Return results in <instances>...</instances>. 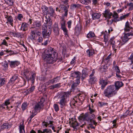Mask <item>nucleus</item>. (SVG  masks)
Masks as SVG:
<instances>
[{
  "label": "nucleus",
  "instance_id": "obj_35",
  "mask_svg": "<svg viewBox=\"0 0 133 133\" xmlns=\"http://www.w3.org/2000/svg\"><path fill=\"white\" fill-rule=\"evenodd\" d=\"M28 104L26 102H24L22 105L21 108L22 110L24 111L27 108Z\"/></svg>",
  "mask_w": 133,
  "mask_h": 133
},
{
  "label": "nucleus",
  "instance_id": "obj_60",
  "mask_svg": "<svg viewBox=\"0 0 133 133\" xmlns=\"http://www.w3.org/2000/svg\"><path fill=\"white\" fill-rule=\"evenodd\" d=\"M113 75L112 72H110V73H108L107 74V77L108 78H110Z\"/></svg>",
  "mask_w": 133,
  "mask_h": 133
},
{
  "label": "nucleus",
  "instance_id": "obj_16",
  "mask_svg": "<svg viewBox=\"0 0 133 133\" xmlns=\"http://www.w3.org/2000/svg\"><path fill=\"white\" fill-rule=\"evenodd\" d=\"M103 14L105 17H108L109 19H110L111 18V16L112 15V13L110 12V10L108 9L106 10Z\"/></svg>",
  "mask_w": 133,
  "mask_h": 133
},
{
  "label": "nucleus",
  "instance_id": "obj_3",
  "mask_svg": "<svg viewBox=\"0 0 133 133\" xmlns=\"http://www.w3.org/2000/svg\"><path fill=\"white\" fill-rule=\"evenodd\" d=\"M46 24L43 25L42 27V35L43 37L44 38H48L51 33V29H49L47 32V28L46 27Z\"/></svg>",
  "mask_w": 133,
  "mask_h": 133
},
{
  "label": "nucleus",
  "instance_id": "obj_19",
  "mask_svg": "<svg viewBox=\"0 0 133 133\" xmlns=\"http://www.w3.org/2000/svg\"><path fill=\"white\" fill-rule=\"evenodd\" d=\"M34 27L37 29H39L41 27V22H40L36 21L33 23L32 24Z\"/></svg>",
  "mask_w": 133,
  "mask_h": 133
},
{
  "label": "nucleus",
  "instance_id": "obj_4",
  "mask_svg": "<svg viewBox=\"0 0 133 133\" xmlns=\"http://www.w3.org/2000/svg\"><path fill=\"white\" fill-rule=\"evenodd\" d=\"M61 20L60 22L61 29L63 31L64 35L68 36V30L65 26V21L63 17L61 18Z\"/></svg>",
  "mask_w": 133,
  "mask_h": 133
},
{
  "label": "nucleus",
  "instance_id": "obj_22",
  "mask_svg": "<svg viewBox=\"0 0 133 133\" xmlns=\"http://www.w3.org/2000/svg\"><path fill=\"white\" fill-rule=\"evenodd\" d=\"M101 15L99 13H94L92 15V16L93 19H99L101 16Z\"/></svg>",
  "mask_w": 133,
  "mask_h": 133
},
{
  "label": "nucleus",
  "instance_id": "obj_6",
  "mask_svg": "<svg viewBox=\"0 0 133 133\" xmlns=\"http://www.w3.org/2000/svg\"><path fill=\"white\" fill-rule=\"evenodd\" d=\"M43 106L44 105L43 102H39L35 105L34 107V111L37 113L38 112H39L41 109L43 110Z\"/></svg>",
  "mask_w": 133,
  "mask_h": 133
},
{
  "label": "nucleus",
  "instance_id": "obj_13",
  "mask_svg": "<svg viewBox=\"0 0 133 133\" xmlns=\"http://www.w3.org/2000/svg\"><path fill=\"white\" fill-rule=\"evenodd\" d=\"M59 98L60 99L58 103L59 104L61 108H63V107L66 105L67 103L66 100L61 98Z\"/></svg>",
  "mask_w": 133,
  "mask_h": 133
},
{
  "label": "nucleus",
  "instance_id": "obj_58",
  "mask_svg": "<svg viewBox=\"0 0 133 133\" xmlns=\"http://www.w3.org/2000/svg\"><path fill=\"white\" fill-rule=\"evenodd\" d=\"M23 17L22 15L21 14H19L17 17V18L20 21L21 20V18Z\"/></svg>",
  "mask_w": 133,
  "mask_h": 133
},
{
  "label": "nucleus",
  "instance_id": "obj_12",
  "mask_svg": "<svg viewBox=\"0 0 133 133\" xmlns=\"http://www.w3.org/2000/svg\"><path fill=\"white\" fill-rule=\"evenodd\" d=\"M70 126L73 128L74 129H76V127L79 125V123L75 119H74L69 122Z\"/></svg>",
  "mask_w": 133,
  "mask_h": 133
},
{
  "label": "nucleus",
  "instance_id": "obj_17",
  "mask_svg": "<svg viewBox=\"0 0 133 133\" xmlns=\"http://www.w3.org/2000/svg\"><path fill=\"white\" fill-rule=\"evenodd\" d=\"M8 62L9 63L10 66L11 68H14L20 64L19 62L17 61H9Z\"/></svg>",
  "mask_w": 133,
  "mask_h": 133
},
{
  "label": "nucleus",
  "instance_id": "obj_64",
  "mask_svg": "<svg viewBox=\"0 0 133 133\" xmlns=\"http://www.w3.org/2000/svg\"><path fill=\"white\" fill-rule=\"evenodd\" d=\"M52 80H49L48 82H47L45 84L46 85H48L50 84V83H52Z\"/></svg>",
  "mask_w": 133,
  "mask_h": 133
},
{
  "label": "nucleus",
  "instance_id": "obj_56",
  "mask_svg": "<svg viewBox=\"0 0 133 133\" xmlns=\"http://www.w3.org/2000/svg\"><path fill=\"white\" fill-rule=\"evenodd\" d=\"M16 37H22V34L21 33L17 32L16 34Z\"/></svg>",
  "mask_w": 133,
  "mask_h": 133
},
{
  "label": "nucleus",
  "instance_id": "obj_23",
  "mask_svg": "<svg viewBox=\"0 0 133 133\" xmlns=\"http://www.w3.org/2000/svg\"><path fill=\"white\" fill-rule=\"evenodd\" d=\"M97 81V79L95 77L90 78L89 80V82L90 84H92L95 83Z\"/></svg>",
  "mask_w": 133,
  "mask_h": 133
},
{
  "label": "nucleus",
  "instance_id": "obj_52",
  "mask_svg": "<svg viewBox=\"0 0 133 133\" xmlns=\"http://www.w3.org/2000/svg\"><path fill=\"white\" fill-rule=\"evenodd\" d=\"M113 17L114 18H118V16L117 14L115 12H114V14L112 15Z\"/></svg>",
  "mask_w": 133,
  "mask_h": 133
},
{
  "label": "nucleus",
  "instance_id": "obj_36",
  "mask_svg": "<svg viewBox=\"0 0 133 133\" xmlns=\"http://www.w3.org/2000/svg\"><path fill=\"white\" fill-rule=\"evenodd\" d=\"M81 3L85 5H88L91 3L90 0H82Z\"/></svg>",
  "mask_w": 133,
  "mask_h": 133
},
{
  "label": "nucleus",
  "instance_id": "obj_8",
  "mask_svg": "<svg viewBox=\"0 0 133 133\" xmlns=\"http://www.w3.org/2000/svg\"><path fill=\"white\" fill-rule=\"evenodd\" d=\"M39 34H41L40 32L36 30L31 31L30 35L31 39L36 40Z\"/></svg>",
  "mask_w": 133,
  "mask_h": 133
},
{
  "label": "nucleus",
  "instance_id": "obj_63",
  "mask_svg": "<svg viewBox=\"0 0 133 133\" xmlns=\"http://www.w3.org/2000/svg\"><path fill=\"white\" fill-rule=\"evenodd\" d=\"M52 122L51 121H50L49 123V125H48V127H52Z\"/></svg>",
  "mask_w": 133,
  "mask_h": 133
},
{
  "label": "nucleus",
  "instance_id": "obj_25",
  "mask_svg": "<svg viewBox=\"0 0 133 133\" xmlns=\"http://www.w3.org/2000/svg\"><path fill=\"white\" fill-rule=\"evenodd\" d=\"M100 84L101 85L102 89H103L108 83L106 80L103 79H102L100 80Z\"/></svg>",
  "mask_w": 133,
  "mask_h": 133
},
{
  "label": "nucleus",
  "instance_id": "obj_45",
  "mask_svg": "<svg viewBox=\"0 0 133 133\" xmlns=\"http://www.w3.org/2000/svg\"><path fill=\"white\" fill-rule=\"evenodd\" d=\"M115 38V37H113L110 39L109 43L111 44L114 45V43H115V41H114Z\"/></svg>",
  "mask_w": 133,
  "mask_h": 133
},
{
  "label": "nucleus",
  "instance_id": "obj_62",
  "mask_svg": "<svg viewBox=\"0 0 133 133\" xmlns=\"http://www.w3.org/2000/svg\"><path fill=\"white\" fill-rule=\"evenodd\" d=\"M95 71L93 70L92 71V74H90L89 76L90 78V77H95L94 76V74L95 73Z\"/></svg>",
  "mask_w": 133,
  "mask_h": 133
},
{
  "label": "nucleus",
  "instance_id": "obj_14",
  "mask_svg": "<svg viewBox=\"0 0 133 133\" xmlns=\"http://www.w3.org/2000/svg\"><path fill=\"white\" fill-rule=\"evenodd\" d=\"M123 83L120 81H118L116 82L115 83V89L117 91L123 85Z\"/></svg>",
  "mask_w": 133,
  "mask_h": 133
},
{
  "label": "nucleus",
  "instance_id": "obj_7",
  "mask_svg": "<svg viewBox=\"0 0 133 133\" xmlns=\"http://www.w3.org/2000/svg\"><path fill=\"white\" fill-rule=\"evenodd\" d=\"M81 95V94H79L77 95V96H76L74 97V98L73 99L72 101L71 102V104H72L73 105H74L75 103H74L73 102H75L77 103V102H79L80 101H83L84 100V97H83V98H82V96H80Z\"/></svg>",
  "mask_w": 133,
  "mask_h": 133
},
{
  "label": "nucleus",
  "instance_id": "obj_26",
  "mask_svg": "<svg viewBox=\"0 0 133 133\" xmlns=\"http://www.w3.org/2000/svg\"><path fill=\"white\" fill-rule=\"evenodd\" d=\"M28 24L25 23H22L21 30L23 31H25L28 30Z\"/></svg>",
  "mask_w": 133,
  "mask_h": 133
},
{
  "label": "nucleus",
  "instance_id": "obj_40",
  "mask_svg": "<svg viewBox=\"0 0 133 133\" xmlns=\"http://www.w3.org/2000/svg\"><path fill=\"white\" fill-rule=\"evenodd\" d=\"M60 79V77L57 76L54 79H53L52 80V84H53L54 83H56L58 82Z\"/></svg>",
  "mask_w": 133,
  "mask_h": 133
},
{
  "label": "nucleus",
  "instance_id": "obj_51",
  "mask_svg": "<svg viewBox=\"0 0 133 133\" xmlns=\"http://www.w3.org/2000/svg\"><path fill=\"white\" fill-rule=\"evenodd\" d=\"M92 118L90 117V115H87V117L85 120L87 121H91Z\"/></svg>",
  "mask_w": 133,
  "mask_h": 133
},
{
  "label": "nucleus",
  "instance_id": "obj_57",
  "mask_svg": "<svg viewBox=\"0 0 133 133\" xmlns=\"http://www.w3.org/2000/svg\"><path fill=\"white\" fill-rule=\"evenodd\" d=\"M99 104L98 105L99 106L101 107L102 106H103L104 105H106L107 104L106 103H105L103 102H98Z\"/></svg>",
  "mask_w": 133,
  "mask_h": 133
},
{
  "label": "nucleus",
  "instance_id": "obj_59",
  "mask_svg": "<svg viewBox=\"0 0 133 133\" xmlns=\"http://www.w3.org/2000/svg\"><path fill=\"white\" fill-rule=\"evenodd\" d=\"M76 59V57H75L73 58L70 62V64H73L75 62Z\"/></svg>",
  "mask_w": 133,
  "mask_h": 133
},
{
  "label": "nucleus",
  "instance_id": "obj_54",
  "mask_svg": "<svg viewBox=\"0 0 133 133\" xmlns=\"http://www.w3.org/2000/svg\"><path fill=\"white\" fill-rule=\"evenodd\" d=\"M72 21L71 20H70L68 21L67 22L68 27L69 28H71V24Z\"/></svg>",
  "mask_w": 133,
  "mask_h": 133
},
{
  "label": "nucleus",
  "instance_id": "obj_42",
  "mask_svg": "<svg viewBox=\"0 0 133 133\" xmlns=\"http://www.w3.org/2000/svg\"><path fill=\"white\" fill-rule=\"evenodd\" d=\"M5 79L4 78H2L0 79V84L1 86H2L5 84Z\"/></svg>",
  "mask_w": 133,
  "mask_h": 133
},
{
  "label": "nucleus",
  "instance_id": "obj_38",
  "mask_svg": "<svg viewBox=\"0 0 133 133\" xmlns=\"http://www.w3.org/2000/svg\"><path fill=\"white\" fill-rule=\"evenodd\" d=\"M111 54H110L104 60L105 61H107V63H109V64H110L111 63V61L110 59V58L111 57Z\"/></svg>",
  "mask_w": 133,
  "mask_h": 133
},
{
  "label": "nucleus",
  "instance_id": "obj_15",
  "mask_svg": "<svg viewBox=\"0 0 133 133\" xmlns=\"http://www.w3.org/2000/svg\"><path fill=\"white\" fill-rule=\"evenodd\" d=\"M5 18L7 20L6 23L8 24L9 23L11 26H13V20L12 17L10 16L6 15Z\"/></svg>",
  "mask_w": 133,
  "mask_h": 133
},
{
  "label": "nucleus",
  "instance_id": "obj_48",
  "mask_svg": "<svg viewBox=\"0 0 133 133\" xmlns=\"http://www.w3.org/2000/svg\"><path fill=\"white\" fill-rule=\"evenodd\" d=\"M59 29L58 28H54V31L57 35H58L59 34Z\"/></svg>",
  "mask_w": 133,
  "mask_h": 133
},
{
  "label": "nucleus",
  "instance_id": "obj_50",
  "mask_svg": "<svg viewBox=\"0 0 133 133\" xmlns=\"http://www.w3.org/2000/svg\"><path fill=\"white\" fill-rule=\"evenodd\" d=\"M89 110L90 111V113L92 115H91V116H92L93 118L95 116V115L93 114V113L94 112V110L91 109L90 107H89Z\"/></svg>",
  "mask_w": 133,
  "mask_h": 133
},
{
  "label": "nucleus",
  "instance_id": "obj_2",
  "mask_svg": "<svg viewBox=\"0 0 133 133\" xmlns=\"http://www.w3.org/2000/svg\"><path fill=\"white\" fill-rule=\"evenodd\" d=\"M117 92L115 86L112 85L108 87L104 90L103 94L105 97L110 98L115 95Z\"/></svg>",
  "mask_w": 133,
  "mask_h": 133
},
{
  "label": "nucleus",
  "instance_id": "obj_37",
  "mask_svg": "<svg viewBox=\"0 0 133 133\" xmlns=\"http://www.w3.org/2000/svg\"><path fill=\"white\" fill-rule=\"evenodd\" d=\"M38 38L36 39V41L39 43H41L43 40V38L41 35V34H39L38 36Z\"/></svg>",
  "mask_w": 133,
  "mask_h": 133
},
{
  "label": "nucleus",
  "instance_id": "obj_43",
  "mask_svg": "<svg viewBox=\"0 0 133 133\" xmlns=\"http://www.w3.org/2000/svg\"><path fill=\"white\" fill-rule=\"evenodd\" d=\"M88 114L87 113H85V114L81 116L80 117V118L81 120H85L86 117H87Z\"/></svg>",
  "mask_w": 133,
  "mask_h": 133
},
{
  "label": "nucleus",
  "instance_id": "obj_34",
  "mask_svg": "<svg viewBox=\"0 0 133 133\" xmlns=\"http://www.w3.org/2000/svg\"><path fill=\"white\" fill-rule=\"evenodd\" d=\"M5 3L9 6H12L14 2L11 0H4Z\"/></svg>",
  "mask_w": 133,
  "mask_h": 133
},
{
  "label": "nucleus",
  "instance_id": "obj_46",
  "mask_svg": "<svg viewBox=\"0 0 133 133\" xmlns=\"http://www.w3.org/2000/svg\"><path fill=\"white\" fill-rule=\"evenodd\" d=\"M54 107L55 111L56 112L59 110V108L58 105L56 104H55L54 105Z\"/></svg>",
  "mask_w": 133,
  "mask_h": 133
},
{
  "label": "nucleus",
  "instance_id": "obj_31",
  "mask_svg": "<svg viewBox=\"0 0 133 133\" xmlns=\"http://www.w3.org/2000/svg\"><path fill=\"white\" fill-rule=\"evenodd\" d=\"M29 71V70L28 69H26L24 70V74L26 79H28V78L29 76L30 75Z\"/></svg>",
  "mask_w": 133,
  "mask_h": 133
},
{
  "label": "nucleus",
  "instance_id": "obj_33",
  "mask_svg": "<svg viewBox=\"0 0 133 133\" xmlns=\"http://www.w3.org/2000/svg\"><path fill=\"white\" fill-rule=\"evenodd\" d=\"M54 13V10L51 7H50L49 8V10L48 11V14H49L50 16H53Z\"/></svg>",
  "mask_w": 133,
  "mask_h": 133
},
{
  "label": "nucleus",
  "instance_id": "obj_28",
  "mask_svg": "<svg viewBox=\"0 0 133 133\" xmlns=\"http://www.w3.org/2000/svg\"><path fill=\"white\" fill-rule=\"evenodd\" d=\"M42 9L43 13H44V14H46V16H48L47 15L48 13V8L45 6L44 5L42 6Z\"/></svg>",
  "mask_w": 133,
  "mask_h": 133
},
{
  "label": "nucleus",
  "instance_id": "obj_27",
  "mask_svg": "<svg viewBox=\"0 0 133 133\" xmlns=\"http://www.w3.org/2000/svg\"><path fill=\"white\" fill-rule=\"evenodd\" d=\"M107 69V66L106 65H105L103 66H101L100 68L99 71L101 72H105L106 71Z\"/></svg>",
  "mask_w": 133,
  "mask_h": 133
},
{
  "label": "nucleus",
  "instance_id": "obj_21",
  "mask_svg": "<svg viewBox=\"0 0 133 133\" xmlns=\"http://www.w3.org/2000/svg\"><path fill=\"white\" fill-rule=\"evenodd\" d=\"M18 77L17 75H14L11 78L9 82V83L10 84H12L14 83V81Z\"/></svg>",
  "mask_w": 133,
  "mask_h": 133
},
{
  "label": "nucleus",
  "instance_id": "obj_47",
  "mask_svg": "<svg viewBox=\"0 0 133 133\" xmlns=\"http://www.w3.org/2000/svg\"><path fill=\"white\" fill-rule=\"evenodd\" d=\"M10 99H8L6 100L5 102L4 103H3V104L4 105V106H7L8 105L10 104Z\"/></svg>",
  "mask_w": 133,
  "mask_h": 133
},
{
  "label": "nucleus",
  "instance_id": "obj_18",
  "mask_svg": "<svg viewBox=\"0 0 133 133\" xmlns=\"http://www.w3.org/2000/svg\"><path fill=\"white\" fill-rule=\"evenodd\" d=\"M132 29V27L130 26L129 22L127 21L125 24V27L124 29L125 31L129 32L130 31V30Z\"/></svg>",
  "mask_w": 133,
  "mask_h": 133
},
{
  "label": "nucleus",
  "instance_id": "obj_55",
  "mask_svg": "<svg viewBox=\"0 0 133 133\" xmlns=\"http://www.w3.org/2000/svg\"><path fill=\"white\" fill-rule=\"evenodd\" d=\"M100 0H92V4L94 5H96Z\"/></svg>",
  "mask_w": 133,
  "mask_h": 133
},
{
  "label": "nucleus",
  "instance_id": "obj_61",
  "mask_svg": "<svg viewBox=\"0 0 133 133\" xmlns=\"http://www.w3.org/2000/svg\"><path fill=\"white\" fill-rule=\"evenodd\" d=\"M107 35H105V34H104V41L106 43L107 42L108 40V37H106V36Z\"/></svg>",
  "mask_w": 133,
  "mask_h": 133
},
{
  "label": "nucleus",
  "instance_id": "obj_24",
  "mask_svg": "<svg viewBox=\"0 0 133 133\" xmlns=\"http://www.w3.org/2000/svg\"><path fill=\"white\" fill-rule=\"evenodd\" d=\"M52 131L49 129H45L43 130V131L39 130L38 131V133H52Z\"/></svg>",
  "mask_w": 133,
  "mask_h": 133
},
{
  "label": "nucleus",
  "instance_id": "obj_39",
  "mask_svg": "<svg viewBox=\"0 0 133 133\" xmlns=\"http://www.w3.org/2000/svg\"><path fill=\"white\" fill-rule=\"evenodd\" d=\"M80 5L78 4H74L71 5L70 6V8L71 9H74L75 8H79Z\"/></svg>",
  "mask_w": 133,
  "mask_h": 133
},
{
  "label": "nucleus",
  "instance_id": "obj_44",
  "mask_svg": "<svg viewBox=\"0 0 133 133\" xmlns=\"http://www.w3.org/2000/svg\"><path fill=\"white\" fill-rule=\"evenodd\" d=\"M37 112L34 111V112H32V113L30 117V119L29 120V122H30L32 119L33 118L35 115H36L37 114Z\"/></svg>",
  "mask_w": 133,
  "mask_h": 133
},
{
  "label": "nucleus",
  "instance_id": "obj_41",
  "mask_svg": "<svg viewBox=\"0 0 133 133\" xmlns=\"http://www.w3.org/2000/svg\"><path fill=\"white\" fill-rule=\"evenodd\" d=\"M87 52L89 57L92 55L94 54V51L91 50H88L87 51Z\"/></svg>",
  "mask_w": 133,
  "mask_h": 133
},
{
  "label": "nucleus",
  "instance_id": "obj_10",
  "mask_svg": "<svg viewBox=\"0 0 133 133\" xmlns=\"http://www.w3.org/2000/svg\"><path fill=\"white\" fill-rule=\"evenodd\" d=\"M81 75L80 72L78 71L75 72L71 74V76L74 78H76V81L77 84L79 83V79Z\"/></svg>",
  "mask_w": 133,
  "mask_h": 133
},
{
  "label": "nucleus",
  "instance_id": "obj_53",
  "mask_svg": "<svg viewBox=\"0 0 133 133\" xmlns=\"http://www.w3.org/2000/svg\"><path fill=\"white\" fill-rule=\"evenodd\" d=\"M1 44L4 45L6 46H8V44L5 39H4L3 40Z\"/></svg>",
  "mask_w": 133,
  "mask_h": 133
},
{
  "label": "nucleus",
  "instance_id": "obj_30",
  "mask_svg": "<svg viewBox=\"0 0 133 133\" xmlns=\"http://www.w3.org/2000/svg\"><path fill=\"white\" fill-rule=\"evenodd\" d=\"M35 89V87L34 86H32L30 88V89H27L25 91V92L26 93L27 95H28L29 93L33 92L34 91Z\"/></svg>",
  "mask_w": 133,
  "mask_h": 133
},
{
  "label": "nucleus",
  "instance_id": "obj_11",
  "mask_svg": "<svg viewBox=\"0 0 133 133\" xmlns=\"http://www.w3.org/2000/svg\"><path fill=\"white\" fill-rule=\"evenodd\" d=\"M71 92L67 91L61 93L59 96V98H61L66 100V99L69 97L71 94Z\"/></svg>",
  "mask_w": 133,
  "mask_h": 133
},
{
  "label": "nucleus",
  "instance_id": "obj_29",
  "mask_svg": "<svg viewBox=\"0 0 133 133\" xmlns=\"http://www.w3.org/2000/svg\"><path fill=\"white\" fill-rule=\"evenodd\" d=\"M20 133H25L24 130V126L23 123L19 126Z\"/></svg>",
  "mask_w": 133,
  "mask_h": 133
},
{
  "label": "nucleus",
  "instance_id": "obj_32",
  "mask_svg": "<svg viewBox=\"0 0 133 133\" xmlns=\"http://www.w3.org/2000/svg\"><path fill=\"white\" fill-rule=\"evenodd\" d=\"M95 36L94 33L90 31L87 34V37L88 38H93Z\"/></svg>",
  "mask_w": 133,
  "mask_h": 133
},
{
  "label": "nucleus",
  "instance_id": "obj_1",
  "mask_svg": "<svg viewBox=\"0 0 133 133\" xmlns=\"http://www.w3.org/2000/svg\"><path fill=\"white\" fill-rule=\"evenodd\" d=\"M42 57L48 63L52 64L57 60V54L53 48L50 47L48 48L47 52L43 54Z\"/></svg>",
  "mask_w": 133,
  "mask_h": 133
},
{
  "label": "nucleus",
  "instance_id": "obj_20",
  "mask_svg": "<svg viewBox=\"0 0 133 133\" xmlns=\"http://www.w3.org/2000/svg\"><path fill=\"white\" fill-rule=\"evenodd\" d=\"M11 127V125L9 124L8 123H5L1 126V129L2 130H4L5 129H8L10 128Z\"/></svg>",
  "mask_w": 133,
  "mask_h": 133
},
{
  "label": "nucleus",
  "instance_id": "obj_49",
  "mask_svg": "<svg viewBox=\"0 0 133 133\" xmlns=\"http://www.w3.org/2000/svg\"><path fill=\"white\" fill-rule=\"evenodd\" d=\"M116 73H120L121 72L119 69L118 66H116L114 67Z\"/></svg>",
  "mask_w": 133,
  "mask_h": 133
},
{
  "label": "nucleus",
  "instance_id": "obj_5",
  "mask_svg": "<svg viewBox=\"0 0 133 133\" xmlns=\"http://www.w3.org/2000/svg\"><path fill=\"white\" fill-rule=\"evenodd\" d=\"M43 21L45 20V22L44 23L43 25H44L45 24H46V27L47 28V23L48 22V27L49 29H51L50 28L51 27V26L52 25V21L51 20L49 16H45L44 17H43Z\"/></svg>",
  "mask_w": 133,
  "mask_h": 133
},
{
  "label": "nucleus",
  "instance_id": "obj_9",
  "mask_svg": "<svg viewBox=\"0 0 133 133\" xmlns=\"http://www.w3.org/2000/svg\"><path fill=\"white\" fill-rule=\"evenodd\" d=\"M130 35L132 36H133V31H132V32L130 33L124 34V36H122L121 38L123 42L125 43L128 41L129 39V38L128 37L130 36Z\"/></svg>",
  "mask_w": 133,
  "mask_h": 133
}]
</instances>
